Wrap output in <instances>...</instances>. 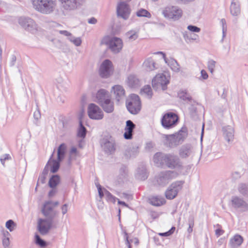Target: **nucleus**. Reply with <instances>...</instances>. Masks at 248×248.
I'll return each mask as SVG.
<instances>
[{
    "label": "nucleus",
    "mask_w": 248,
    "mask_h": 248,
    "mask_svg": "<svg viewBox=\"0 0 248 248\" xmlns=\"http://www.w3.org/2000/svg\"><path fill=\"white\" fill-rule=\"evenodd\" d=\"M105 195L106 196V200L108 201L115 203L116 200L117 199V198L113 196L108 190L104 189Z\"/></svg>",
    "instance_id": "a18cd8bd"
},
{
    "label": "nucleus",
    "mask_w": 248,
    "mask_h": 248,
    "mask_svg": "<svg viewBox=\"0 0 248 248\" xmlns=\"http://www.w3.org/2000/svg\"><path fill=\"white\" fill-rule=\"evenodd\" d=\"M52 201H47L45 202L41 209L43 215L47 219L53 221L55 217L58 215V212L55 210L52 205Z\"/></svg>",
    "instance_id": "ddd939ff"
},
{
    "label": "nucleus",
    "mask_w": 248,
    "mask_h": 248,
    "mask_svg": "<svg viewBox=\"0 0 248 248\" xmlns=\"http://www.w3.org/2000/svg\"><path fill=\"white\" fill-rule=\"evenodd\" d=\"M33 116L35 119L38 120L41 118L40 111L37 109L34 112Z\"/></svg>",
    "instance_id": "052dcab7"
},
{
    "label": "nucleus",
    "mask_w": 248,
    "mask_h": 248,
    "mask_svg": "<svg viewBox=\"0 0 248 248\" xmlns=\"http://www.w3.org/2000/svg\"><path fill=\"white\" fill-rule=\"evenodd\" d=\"M2 244L4 247H7L10 245V240L9 237L4 238L2 239Z\"/></svg>",
    "instance_id": "13d9d810"
},
{
    "label": "nucleus",
    "mask_w": 248,
    "mask_h": 248,
    "mask_svg": "<svg viewBox=\"0 0 248 248\" xmlns=\"http://www.w3.org/2000/svg\"><path fill=\"white\" fill-rule=\"evenodd\" d=\"M5 226L10 232H12L15 229L16 224L13 220L9 219L6 222Z\"/></svg>",
    "instance_id": "de8ad7c7"
},
{
    "label": "nucleus",
    "mask_w": 248,
    "mask_h": 248,
    "mask_svg": "<svg viewBox=\"0 0 248 248\" xmlns=\"http://www.w3.org/2000/svg\"><path fill=\"white\" fill-rule=\"evenodd\" d=\"M168 62L167 63L174 71L178 72L179 70V65L177 62L174 59L171 58L170 60L167 59Z\"/></svg>",
    "instance_id": "58836bf2"
},
{
    "label": "nucleus",
    "mask_w": 248,
    "mask_h": 248,
    "mask_svg": "<svg viewBox=\"0 0 248 248\" xmlns=\"http://www.w3.org/2000/svg\"><path fill=\"white\" fill-rule=\"evenodd\" d=\"M100 105L104 111L108 113L112 112L114 109V103L111 101L110 97L106 100Z\"/></svg>",
    "instance_id": "c85d7f7f"
},
{
    "label": "nucleus",
    "mask_w": 248,
    "mask_h": 248,
    "mask_svg": "<svg viewBox=\"0 0 248 248\" xmlns=\"http://www.w3.org/2000/svg\"><path fill=\"white\" fill-rule=\"evenodd\" d=\"M178 97L186 103L191 104L194 100L186 90H180L178 92Z\"/></svg>",
    "instance_id": "a878e982"
},
{
    "label": "nucleus",
    "mask_w": 248,
    "mask_h": 248,
    "mask_svg": "<svg viewBox=\"0 0 248 248\" xmlns=\"http://www.w3.org/2000/svg\"><path fill=\"white\" fill-rule=\"evenodd\" d=\"M62 7L67 11L74 10L83 5L85 0H59Z\"/></svg>",
    "instance_id": "a211bd4d"
},
{
    "label": "nucleus",
    "mask_w": 248,
    "mask_h": 248,
    "mask_svg": "<svg viewBox=\"0 0 248 248\" xmlns=\"http://www.w3.org/2000/svg\"><path fill=\"white\" fill-rule=\"evenodd\" d=\"M130 13L131 10L128 4L124 1L119 3L117 7V15L118 17L126 20L129 18Z\"/></svg>",
    "instance_id": "f3484780"
},
{
    "label": "nucleus",
    "mask_w": 248,
    "mask_h": 248,
    "mask_svg": "<svg viewBox=\"0 0 248 248\" xmlns=\"http://www.w3.org/2000/svg\"><path fill=\"white\" fill-rule=\"evenodd\" d=\"M223 136L224 140L230 144L232 143L234 139V128L232 125H226L222 127Z\"/></svg>",
    "instance_id": "aec40b11"
},
{
    "label": "nucleus",
    "mask_w": 248,
    "mask_h": 248,
    "mask_svg": "<svg viewBox=\"0 0 248 248\" xmlns=\"http://www.w3.org/2000/svg\"><path fill=\"white\" fill-rule=\"evenodd\" d=\"M68 39L72 43H73L76 46H80L82 41L80 37H75L72 34L68 38Z\"/></svg>",
    "instance_id": "79ce46f5"
},
{
    "label": "nucleus",
    "mask_w": 248,
    "mask_h": 248,
    "mask_svg": "<svg viewBox=\"0 0 248 248\" xmlns=\"http://www.w3.org/2000/svg\"><path fill=\"white\" fill-rule=\"evenodd\" d=\"M53 221L47 218L38 220L37 230L42 235L46 234L51 228Z\"/></svg>",
    "instance_id": "2eb2a0df"
},
{
    "label": "nucleus",
    "mask_w": 248,
    "mask_h": 248,
    "mask_svg": "<svg viewBox=\"0 0 248 248\" xmlns=\"http://www.w3.org/2000/svg\"><path fill=\"white\" fill-rule=\"evenodd\" d=\"M35 243L41 247H45L47 246L46 241L42 239L38 234L35 235Z\"/></svg>",
    "instance_id": "a19ab883"
},
{
    "label": "nucleus",
    "mask_w": 248,
    "mask_h": 248,
    "mask_svg": "<svg viewBox=\"0 0 248 248\" xmlns=\"http://www.w3.org/2000/svg\"><path fill=\"white\" fill-rule=\"evenodd\" d=\"M88 114L89 118L93 120H101L104 114L101 108L94 103H91L88 107Z\"/></svg>",
    "instance_id": "4468645a"
},
{
    "label": "nucleus",
    "mask_w": 248,
    "mask_h": 248,
    "mask_svg": "<svg viewBox=\"0 0 248 248\" xmlns=\"http://www.w3.org/2000/svg\"><path fill=\"white\" fill-rule=\"evenodd\" d=\"M66 149V146L65 144L62 143L60 145L57 151V160L62 161L65 155Z\"/></svg>",
    "instance_id": "72a5a7b5"
},
{
    "label": "nucleus",
    "mask_w": 248,
    "mask_h": 248,
    "mask_svg": "<svg viewBox=\"0 0 248 248\" xmlns=\"http://www.w3.org/2000/svg\"><path fill=\"white\" fill-rule=\"evenodd\" d=\"M178 117L173 112L165 114L161 119V124L166 129H170L175 126L178 122Z\"/></svg>",
    "instance_id": "1a4fd4ad"
},
{
    "label": "nucleus",
    "mask_w": 248,
    "mask_h": 248,
    "mask_svg": "<svg viewBox=\"0 0 248 248\" xmlns=\"http://www.w3.org/2000/svg\"><path fill=\"white\" fill-rule=\"evenodd\" d=\"M126 106L130 113L138 114L141 109V101L140 97L136 94H131L126 100Z\"/></svg>",
    "instance_id": "39448f33"
},
{
    "label": "nucleus",
    "mask_w": 248,
    "mask_h": 248,
    "mask_svg": "<svg viewBox=\"0 0 248 248\" xmlns=\"http://www.w3.org/2000/svg\"><path fill=\"white\" fill-rule=\"evenodd\" d=\"M230 13L233 16H237L241 13L240 2L238 0H232L230 7Z\"/></svg>",
    "instance_id": "b1692460"
},
{
    "label": "nucleus",
    "mask_w": 248,
    "mask_h": 248,
    "mask_svg": "<svg viewBox=\"0 0 248 248\" xmlns=\"http://www.w3.org/2000/svg\"><path fill=\"white\" fill-rule=\"evenodd\" d=\"M154 162L158 167L166 166L168 168L173 169L182 168L183 163L179 157L172 154H163L158 152L154 156Z\"/></svg>",
    "instance_id": "f257e3e1"
},
{
    "label": "nucleus",
    "mask_w": 248,
    "mask_h": 248,
    "mask_svg": "<svg viewBox=\"0 0 248 248\" xmlns=\"http://www.w3.org/2000/svg\"><path fill=\"white\" fill-rule=\"evenodd\" d=\"M186 128H182L177 133L171 135H162L164 144L170 148H174L182 143L187 137Z\"/></svg>",
    "instance_id": "f03ea898"
},
{
    "label": "nucleus",
    "mask_w": 248,
    "mask_h": 248,
    "mask_svg": "<svg viewBox=\"0 0 248 248\" xmlns=\"http://www.w3.org/2000/svg\"><path fill=\"white\" fill-rule=\"evenodd\" d=\"M144 66L147 71H152L156 69V63L152 58H148L144 62Z\"/></svg>",
    "instance_id": "e433bc0d"
},
{
    "label": "nucleus",
    "mask_w": 248,
    "mask_h": 248,
    "mask_svg": "<svg viewBox=\"0 0 248 248\" xmlns=\"http://www.w3.org/2000/svg\"><path fill=\"white\" fill-rule=\"evenodd\" d=\"M135 177L137 179L141 181L145 180L147 178L148 174L145 166L141 165L137 169Z\"/></svg>",
    "instance_id": "c756f323"
},
{
    "label": "nucleus",
    "mask_w": 248,
    "mask_h": 248,
    "mask_svg": "<svg viewBox=\"0 0 248 248\" xmlns=\"http://www.w3.org/2000/svg\"><path fill=\"white\" fill-rule=\"evenodd\" d=\"M87 133V129L83 125L81 117L79 118V127L78 130V136L81 138H84Z\"/></svg>",
    "instance_id": "c9c22d12"
},
{
    "label": "nucleus",
    "mask_w": 248,
    "mask_h": 248,
    "mask_svg": "<svg viewBox=\"0 0 248 248\" xmlns=\"http://www.w3.org/2000/svg\"><path fill=\"white\" fill-rule=\"evenodd\" d=\"M150 203L154 206H160L165 203V199L160 196H153L150 199Z\"/></svg>",
    "instance_id": "473e14b6"
},
{
    "label": "nucleus",
    "mask_w": 248,
    "mask_h": 248,
    "mask_svg": "<svg viewBox=\"0 0 248 248\" xmlns=\"http://www.w3.org/2000/svg\"><path fill=\"white\" fill-rule=\"evenodd\" d=\"M51 160L52 162V165L50 168V171L51 172L54 173L58 171L60 167V163L61 161L57 159H51Z\"/></svg>",
    "instance_id": "ea45409f"
},
{
    "label": "nucleus",
    "mask_w": 248,
    "mask_h": 248,
    "mask_svg": "<svg viewBox=\"0 0 248 248\" xmlns=\"http://www.w3.org/2000/svg\"><path fill=\"white\" fill-rule=\"evenodd\" d=\"M139 153V147L137 146H129L125 149L124 155L128 159L135 157Z\"/></svg>",
    "instance_id": "393cba45"
},
{
    "label": "nucleus",
    "mask_w": 248,
    "mask_h": 248,
    "mask_svg": "<svg viewBox=\"0 0 248 248\" xmlns=\"http://www.w3.org/2000/svg\"><path fill=\"white\" fill-rule=\"evenodd\" d=\"M53 153L51 155V156H50L48 161L47 162V164H46V166L45 167L44 169H43V171H42L41 174H43L44 175L46 176L47 174H48V164H49V162L51 160V159H52V158L53 157Z\"/></svg>",
    "instance_id": "3c124183"
},
{
    "label": "nucleus",
    "mask_w": 248,
    "mask_h": 248,
    "mask_svg": "<svg viewBox=\"0 0 248 248\" xmlns=\"http://www.w3.org/2000/svg\"><path fill=\"white\" fill-rule=\"evenodd\" d=\"M119 177L122 181H123L128 177V169L126 166L122 165L119 170Z\"/></svg>",
    "instance_id": "4c0bfd02"
},
{
    "label": "nucleus",
    "mask_w": 248,
    "mask_h": 248,
    "mask_svg": "<svg viewBox=\"0 0 248 248\" xmlns=\"http://www.w3.org/2000/svg\"><path fill=\"white\" fill-rule=\"evenodd\" d=\"M16 56L15 55H13L11 57V62H10V65L11 66H13L15 65V62H16Z\"/></svg>",
    "instance_id": "338daca9"
},
{
    "label": "nucleus",
    "mask_w": 248,
    "mask_h": 248,
    "mask_svg": "<svg viewBox=\"0 0 248 248\" xmlns=\"http://www.w3.org/2000/svg\"><path fill=\"white\" fill-rule=\"evenodd\" d=\"M116 101L117 103H121L124 101L125 97V90L123 87L116 85L112 87Z\"/></svg>",
    "instance_id": "4be33fe9"
},
{
    "label": "nucleus",
    "mask_w": 248,
    "mask_h": 248,
    "mask_svg": "<svg viewBox=\"0 0 248 248\" xmlns=\"http://www.w3.org/2000/svg\"><path fill=\"white\" fill-rule=\"evenodd\" d=\"M59 33L61 34H63L65 36H66L68 37V38L69 37H70V35H71V33L69 32H68V31H65V30H62V31H59Z\"/></svg>",
    "instance_id": "69168bd1"
},
{
    "label": "nucleus",
    "mask_w": 248,
    "mask_h": 248,
    "mask_svg": "<svg viewBox=\"0 0 248 248\" xmlns=\"http://www.w3.org/2000/svg\"><path fill=\"white\" fill-rule=\"evenodd\" d=\"M67 208H68V204L66 203L63 204L62 206L61 209H62V214L63 215H65L67 213V210H68Z\"/></svg>",
    "instance_id": "e2e57ef3"
},
{
    "label": "nucleus",
    "mask_w": 248,
    "mask_h": 248,
    "mask_svg": "<svg viewBox=\"0 0 248 248\" xmlns=\"http://www.w3.org/2000/svg\"><path fill=\"white\" fill-rule=\"evenodd\" d=\"M11 159V156L9 154H5L2 156H1L0 158V162L1 164L4 166L5 163V161L6 160H9Z\"/></svg>",
    "instance_id": "864d4df0"
},
{
    "label": "nucleus",
    "mask_w": 248,
    "mask_h": 248,
    "mask_svg": "<svg viewBox=\"0 0 248 248\" xmlns=\"http://www.w3.org/2000/svg\"><path fill=\"white\" fill-rule=\"evenodd\" d=\"M194 154V149L190 144H186L182 145L179 150V155L182 158H186Z\"/></svg>",
    "instance_id": "412c9836"
},
{
    "label": "nucleus",
    "mask_w": 248,
    "mask_h": 248,
    "mask_svg": "<svg viewBox=\"0 0 248 248\" xmlns=\"http://www.w3.org/2000/svg\"><path fill=\"white\" fill-rule=\"evenodd\" d=\"M96 97L97 99L98 103L100 105L102 103L106 100L108 99L110 97L108 91L105 89H100L97 92Z\"/></svg>",
    "instance_id": "cd10ccee"
},
{
    "label": "nucleus",
    "mask_w": 248,
    "mask_h": 248,
    "mask_svg": "<svg viewBox=\"0 0 248 248\" xmlns=\"http://www.w3.org/2000/svg\"><path fill=\"white\" fill-rule=\"evenodd\" d=\"M101 43L107 45L109 49L115 54L120 52L123 46L122 40L117 37L105 36L102 40Z\"/></svg>",
    "instance_id": "20e7f679"
},
{
    "label": "nucleus",
    "mask_w": 248,
    "mask_h": 248,
    "mask_svg": "<svg viewBox=\"0 0 248 248\" xmlns=\"http://www.w3.org/2000/svg\"><path fill=\"white\" fill-rule=\"evenodd\" d=\"M101 147L104 152L108 154H112L115 150V141L110 136L109 138H104L100 140Z\"/></svg>",
    "instance_id": "dca6fc26"
},
{
    "label": "nucleus",
    "mask_w": 248,
    "mask_h": 248,
    "mask_svg": "<svg viewBox=\"0 0 248 248\" xmlns=\"http://www.w3.org/2000/svg\"><path fill=\"white\" fill-rule=\"evenodd\" d=\"M189 112L191 115L194 116L197 112V108L195 107L193 105H192L189 108Z\"/></svg>",
    "instance_id": "4d7b16f0"
},
{
    "label": "nucleus",
    "mask_w": 248,
    "mask_h": 248,
    "mask_svg": "<svg viewBox=\"0 0 248 248\" xmlns=\"http://www.w3.org/2000/svg\"><path fill=\"white\" fill-rule=\"evenodd\" d=\"M177 173L173 170H165L161 171L156 177L155 182L159 186L164 187L175 178Z\"/></svg>",
    "instance_id": "423d86ee"
},
{
    "label": "nucleus",
    "mask_w": 248,
    "mask_h": 248,
    "mask_svg": "<svg viewBox=\"0 0 248 248\" xmlns=\"http://www.w3.org/2000/svg\"><path fill=\"white\" fill-rule=\"evenodd\" d=\"M169 82L165 75L158 74L152 79V84L155 90H157L161 87L162 90L165 91L167 89Z\"/></svg>",
    "instance_id": "9d476101"
},
{
    "label": "nucleus",
    "mask_w": 248,
    "mask_h": 248,
    "mask_svg": "<svg viewBox=\"0 0 248 248\" xmlns=\"http://www.w3.org/2000/svg\"><path fill=\"white\" fill-rule=\"evenodd\" d=\"M137 16L139 17H146L150 18L151 16V14L146 10L141 9L137 12Z\"/></svg>",
    "instance_id": "37998d69"
},
{
    "label": "nucleus",
    "mask_w": 248,
    "mask_h": 248,
    "mask_svg": "<svg viewBox=\"0 0 248 248\" xmlns=\"http://www.w3.org/2000/svg\"><path fill=\"white\" fill-rule=\"evenodd\" d=\"M18 23L26 30L30 31L36 29L35 22L30 17H21L18 19Z\"/></svg>",
    "instance_id": "6ab92c4d"
},
{
    "label": "nucleus",
    "mask_w": 248,
    "mask_h": 248,
    "mask_svg": "<svg viewBox=\"0 0 248 248\" xmlns=\"http://www.w3.org/2000/svg\"><path fill=\"white\" fill-rule=\"evenodd\" d=\"M201 73V77L203 79L205 80V79H207L208 78V75L205 70H202Z\"/></svg>",
    "instance_id": "680f3d73"
},
{
    "label": "nucleus",
    "mask_w": 248,
    "mask_h": 248,
    "mask_svg": "<svg viewBox=\"0 0 248 248\" xmlns=\"http://www.w3.org/2000/svg\"><path fill=\"white\" fill-rule=\"evenodd\" d=\"M243 241V237L238 234L235 235L230 240V245L232 248L240 246Z\"/></svg>",
    "instance_id": "7c9ffc66"
},
{
    "label": "nucleus",
    "mask_w": 248,
    "mask_h": 248,
    "mask_svg": "<svg viewBox=\"0 0 248 248\" xmlns=\"http://www.w3.org/2000/svg\"><path fill=\"white\" fill-rule=\"evenodd\" d=\"M232 208L241 213L248 211V202L242 197L233 196L231 200Z\"/></svg>",
    "instance_id": "0eeeda50"
},
{
    "label": "nucleus",
    "mask_w": 248,
    "mask_h": 248,
    "mask_svg": "<svg viewBox=\"0 0 248 248\" xmlns=\"http://www.w3.org/2000/svg\"><path fill=\"white\" fill-rule=\"evenodd\" d=\"M188 228L187 229V232L190 233L193 231V228L194 225V217L193 215H190L188 219Z\"/></svg>",
    "instance_id": "49530a36"
},
{
    "label": "nucleus",
    "mask_w": 248,
    "mask_h": 248,
    "mask_svg": "<svg viewBox=\"0 0 248 248\" xmlns=\"http://www.w3.org/2000/svg\"><path fill=\"white\" fill-rule=\"evenodd\" d=\"M237 189L240 195L248 199V183H239Z\"/></svg>",
    "instance_id": "2f4dec72"
},
{
    "label": "nucleus",
    "mask_w": 248,
    "mask_h": 248,
    "mask_svg": "<svg viewBox=\"0 0 248 248\" xmlns=\"http://www.w3.org/2000/svg\"><path fill=\"white\" fill-rule=\"evenodd\" d=\"M186 37H187V38H188L189 39H192V40H196L197 39V38L198 37V36L197 34L191 33L190 34V36L189 37H188L187 36Z\"/></svg>",
    "instance_id": "774afa93"
},
{
    "label": "nucleus",
    "mask_w": 248,
    "mask_h": 248,
    "mask_svg": "<svg viewBox=\"0 0 248 248\" xmlns=\"http://www.w3.org/2000/svg\"><path fill=\"white\" fill-rule=\"evenodd\" d=\"M184 184L183 181H177L172 183L167 189L165 192V197L167 199L172 200L177 195L178 192L181 190Z\"/></svg>",
    "instance_id": "6e6552de"
},
{
    "label": "nucleus",
    "mask_w": 248,
    "mask_h": 248,
    "mask_svg": "<svg viewBox=\"0 0 248 248\" xmlns=\"http://www.w3.org/2000/svg\"><path fill=\"white\" fill-rule=\"evenodd\" d=\"M113 68L112 62L108 59L105 60L101 63L99 73L102 78H107L109 77L113 73Z\"/></svg>",
    "instance_id": "f8f14e48"
},
{
    "label": "nucleus",
    "mask_w": 248,
    "mask_h": 248,
    "mask_svg": "<svg viewBox=\"0 0 248 248\" xmlns=\"http://www.w3.org/2000/svg\"><path fill=\"white\" fill-rule=\"evenodd\" d=\"M182 14V10L176 6L167 7L162 12V14L166 18L173 20H178L181 17Z\"/></svg>",
    "instance_id": "9b49d317"
},
{
    "label": "nucleus",
    "mask_w": 248,
    "mask_h": 248,
    "mask_svg": "<svg viewBox=\"0 0 248 248\" xmlns=\"http://www.w3.org/2000/svg\"><path fill=\"white\" fill-rule=\"evenodd\" d=\"M141 92L146 94L149 98H151L153 95L152 90L149 85L145 86L141 90Z\"/></svg>",
    "instance_id": "c03bdc74"
},
{
    "label": "nucleus",
    "mask_w": 248,
    "mask_h": 248,
    "mask_svg": "<svg viewBox=\"0 0 248 248\" xmlns=\"http://www.w3.org/2000/svg\"><path fill=\"white\" fill-rule=\"evenodd\" d=\"M60 182V177L58 174L52 175L48 182V186L51 188H55Z\"/></svg>",
    "instance_id": "f704fd0d"
},
{
    "label": "nucleus",
    "mask_w": 248,
    "mask_h": 248,
    "mask_svg": "<svg viewBox=\"0 0 248 248\" xmlns=\"http://www.w3.org/2000/svg\"><path fill=\"white\" fill-rule=\"evenodd\" d=\"M99 197L102 199L105 195V191L102 190L101 186L99 184L96 185Z\"/></svg>",
    "instance_id": "603ef678"
},
{
    "label": "nucleus",
    "mask_w": 248,
    "mask_h": 248,
    "mask_svg": "<svg viewBox=\"0 0 248 248\" xmlns=\"http://www.w3.org/2000/svg\"><path fill=\"white\" fill-rule=\"evenodd\" d=\"M187 29L189 31L193 32H199L201 31V29L196 26L194 25H188Z\"/></svg>",
    "instance_id": "8fccbe9b"
},
{
    "label": "nucleus",
    "mask_w": 248,
    "mask_h": 248,
    "mask_svg": "<svg viewBox=\"0 0 248 248\" xmlns=\"http://www.w3.org/2000/svg\"><path fill=\"white\" fill-rule=\"evenodd\" d=\"M136 128V124L131 120H127L126 122V125L124 128L125 132L124 137L126 140H131L133 138L134 130Z\"/></svg>",
    "instance_id": "5701e85b"
},
{
    "label": "nucleus",
    "mask_w": 248,
    "mask_h": 248,
    "mask_svg": "<svg viewBox=\"0 0 248 248\" xmlns=\"http://www.w3.org/2000/svg\"><path fill=\"white\" fill-rule=\"evenodd\" d=\"M241 176V174L238 171H234L232 173V178L234 180H236L240 178Z\"/></svg>",
    "instance_id": "5fc2aeb1"
},
{
    "label": "nucleus",
    "mask_w": 248,
    "mask_h": 248,
    "mask_svg": "<svg viewBox=\"0 0 248 248\" xmlns=\"http://www.w3.org/2000/svg\"><path fill=\"white\" fill-rule=\"evenodd\" d=\"M127 83L131 88H138L141 85L140 81L134 75H130L127 78Z\"/></svg>",
    "instance_id": "bb28decb"
},
{
    "label": "nucleus",
    "mask_w": 248,
    "mask_h": 248,
    "mask_svg": "<svg viewBox=\"0 0 248 248\" xmlns=\"http://www.w3.org/2000/svg\"><path fill=\"white\" fill-rule=\"evenodd\" d=\"M216 63V62L213 60H210L208 62V68L212 74L214 72Z\"/></svg>",
    "instance_id": "09e8293b"
},
{
    "label": "nucleus",
    "mask_w": 248,
    "mask_h": 248,
    "mask_svg": "<svg viewBox=\"0 0 248 248\" xmlns=\"http://www.w3.org/2000/svg\"><path fill=\"white\" fill-rule=\"evenodd\" d=\"M46 176L43 174H40L38 178V181H40L42 184H45L46 182Z\"/></svg>",
    "instance_id": "0e129e2a"
},
{
    "label": "nucleus",
    "mask_w": 248,
    "mask_h": 248,
    "mask_svg": "<svg viewBox=\"0 0 248 248\" xmlns=\"http://www.w3.org/2000/svg\"><path fill=\"white\" fill-rule=\"evenodd\" d=\"M124 238L125 239V244L128 247V248H131V244H130V241L128 239V234L127 232H124Z\"/></svg>",
    "instance_id": "bf43d9fd"
},
{
    "label": "nucleus",
    "mask_w": 248,
    "mask_h": 248,
    "mask_svg": "<svg viewBox=\"0 0 248 248\" xmlns=\"http://www.w3.org/2000/svg\"><path fill=\"white\" fill-rule=\"evenodd\" d=\"M131 32H128L126 33V36L128 37L129 40H136L137 37L138 35L136 34V33H134L133 34H131Z\"/></svg>",
    "instance_id": "6e6d98bb"
},
{
    "label": "nucleus",
    "mask_w": 248,
    "mask_h": 248,
    "mask_svg": "<svg viewBox=\"0 0 248 248\" xmlns=\"http://www.w3.org/2000/svg\"><path fill=\"white\" fill-rule=\"evenodd\" d=\"M33 7L38 12L45 14L52 13L56 6V0H31Z\"/></svg>",
    "instance_id": "7ed1b4c3"
}]
</instances>
